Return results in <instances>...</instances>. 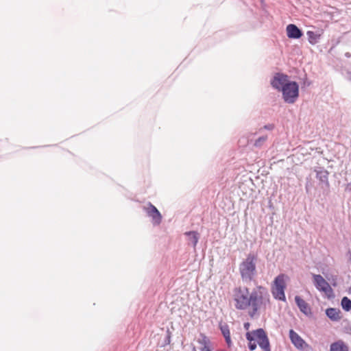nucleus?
I'll return each mask as SVG.
<instances>
[{
	"label": "nucleus",
	"instance_id": "nucleus-1",
	"mask_svg": "<svg viewBox=\"0 0 351 351\" xmlns=\"http://www.w3.org/2000/svg\"><path fill=\"white\" fill-rule=\"evenodd\" d=\"M258 255L253 252L249 253L246 258L239 264V270L243 282L252 281L257 274L256 263Z\"/></svg>",
	"mask_w": 351,
	"mask_h": 351
},
{
	"label": "nucleus",
	"instance_id": "nucleus-2",
	"mask_svg": "<svg viewBox=\"0 0 351 351\" xmlns=\"http://www.w3.org/2000/svg\"><path fill=\"white\" fill-rule=\"evenodd\" d=\"M249 302L252 310L250 315L252 317L258 311L261 305L265 306L269 303V294L267 289L263 286H257L250 293Z\"/></svg>",
	"mask_w": 351,
	"mask_h": 351
},
{
	"label": "nucleus",
	"instance_id": "nucleus-3",
	"mask_svg": "<svg viewBox=\"0 0 351 351\" xmlns=\"http://www.w3.org/2000/svg\"><path fill=\"white\" fill-rule=\"evenodd\" d=\"M234 307L237 310H246L250 307V291L246 287H237L233 289Z\"/></svg>",
	"mask_w": 351,
	"mask_h": 351
},
{
	"label": "nucleus",
	"instance_id": "nucleus-4",
	"mask_svg": "<svg viewBox=\"0 0 351 351\" xmlns=\"http://www.w3.org/2000/svg\"><path fill=\"white\" fill-rule=\"evenodd\" d=\"M282 99L287 104H294L299 97V85L296 82L289 81L281 90Z\"/></svg>",
	"mask_w": 351,
	"mask_h": 351
},
{
	"label": "nucleus",
	"instance_id": "nucleus-5",
	"mask_svg": "<svg viewBox=\"0 0 351 351\" xmlns=\"http://www.w3.org/2000/svg\"><path fill=\"white\" fill-rule=\"evenodd\" d=\"M286 289V283L285 281V275L280 274L276 276L274 281V287L271 288V293L273 297L278 300L285 301L286 297L285 290Z\"/></svg>",
	"mask_w": 351,
	"mask_h": 351
},
{
	"label": "nucleus",
	"instance_id": "nucleus-6",
	"mask_svg": "<svg viewBox=\"0 0 351 351\" xmlns=\"http://www.w3.org/2000/svg\"><path fill=\"white\" fill-rule=\"evenodd\" d=\"M313 284L318 291L325 293L328 298L333 295L332 289L320 274H313Z\"/></svg>",
	"mask_w": 351,
	"mask_h": 351
},
{
	"label": "nucleus",
	"instance_id": "nucleus-7",
	"mask_svg": "<svg viewBox=\"0 0 351 351\" xmlns=\"http://www.w3.org/2000/svg\"><path fill=\"white\" fill-rule=\"evenodd\" d=\"M253 334L257 339L261 348L264 351H271L268 337L263 328H258L253 330Z\"/></svg>",
	"mask_w": 351,
	"mask_h": 351
},
{
	"label": "nucleus",
	"instance_id": "nucleus-8",
	"mask_svg": "<svg viewBox=\"0 0 351 351\" xmlns=\"http://www.w3.org/2000/svg\"><path fill=\"white\" fill-rule=\"evenodd\" d=\"M289 76L282 73H276L271 80V86L278 91L283 89L285 84L289 83Z\"/></svg>",
	"mask_w": 351,
	"mask_h": 351
},
{
	"label": "nucleus",
	"instance_id": "nucleus-9",
	"mask_svg": "<svg viewBox=\"0 0 351 351\" xmlns=\"http://www.w3.org/2000/svg\"><path fill=\"white\" fill-rule=\"evenodd\" d=\"M143 209L147 215L152 219V223L154 226L159 225L162 221V215L155 206L149 202L147 206H145Z\"/></svg>",
	"mask_w": 351,
	"mask_h": 351
},
{
	"label": "nucleus",
	"instance_id": "nucleus-10",
	"mask_svg": "<svg viewBox=\"0 0 351 351\" xmlns=\"http://www.w3.org/2000/svg\"><path fill=\"white\" fill-rule=\"evenodd\" d=\"M316 178L319 180V184L323 189H328L330 184L328 181L329 172L322 167L315 169Z\"/></svg>",
	"mask_w": 351,
	"mask_h": 351
},
{
	"label": "nucleus",
	"instance_id": "nucleus-11",
	"mask_svg": "<svg viewBox=\"0 0 351 351\" xmlns=\"http://www.w3.org/2000/svg\"><path fill=\"white\" fill-rule=\"evenodd\" d=\"M287 34L288 38L298 39L302 36V30L294 24H289L287 26Z\"/></svg>",
	"mask_w": 351,
	"mask_h": 351
},
{
	"label": "nucleus",
	"instance_id": "nucleus-12",
	"mask_svg": "<svg viewBox=\"0 0 351 351\" xmlns=\"http://www.w3.org/2000/svg\"><path fill=\"white\" fill-rule=\"evenodd\" d=\"M219 327L221 334L223 335L225 339L228 348H231V347L232 346V342L230 337V331L229 326L226 323H220Z\"/></svg>",
	"mask_w": 351,
	"mask_h": 351
},
{
	"label": "nucleus",
	"instance_id": "nucleus-13",
	"mask_svg": "<svg viewBox=\"0 0 351 351\" xmlns=\"http://www.w3.org/2000/svg\"><path fill=\"white\" fill-rule=\"evenodd\" d=\"M289 338L291 343L298 348H303L305 341L293 329L289 330Z\"/></svg>",
	"mask_w": 351,
	"mask_h": 351
},
{
	"label": "nucleus",
	"instance_id": "nucleus-14",
	"mask_svg": "<svg viewBox=\"0 0 351 351\" xmlns=\"http://www.w3.org/2000/svg\"><path fill=\"white\" fill-rule=\"evenodd\" d=\"M295 302L299 308L300 311L305 315L311 313V308L308 304L303 300L300 296L296 295L295 297Z\"/></svg>",
	"mask_w": 351,
	"mask_h": 351
},
{
	"label": "nucleus",
	"instance_id": "nucleus-15",
	"mask_svg": "<svg viewBox=\"0 0 351 351\" xmlns=\"http://www.w3.org/2000/svg\"><path fill=\"white\" fill-rule=\"evenodd\" d=\"M341 311L338 308H328L326 310V316L332 321L337 322L341 319Z\"/></svg>",
	"mask_w": 351,
	"mask_h": 351
},
{
	"label": "nucleus",
	"instance_id": "nucleus-16",
	"mask_svg": "<svg viewBox=\"0 0 351 351\" xmlns=\"http://www.w3.org/2000/svg\"><path fill=\"white\" fill-rule=\"evenodd\" d=\"M185 235L188 237V240L192 244L193 247H195L199 239L198 232L195 231H189L185 232Z\"/></svg>",
	"mask_w": 351,
	"mask_h": 351
},
{
	"label": "nucleus",
	"instance_id": "nucleus-17",
	"mask_svg": "<svg viewBox=\"0 0 351 351\" xmlns=\"http://www.w3.org/2000/svg\"><path fill=\"white\" fill-rule=\"evenodd\" d=\"M330 351H348V347L341 341L335 342L330 345Z\"/></svg>",
	"mask_w": 351,
	"mask_h": 351
},
{
	"label": "nucleus",
	"instance_id": "nucleus-18",
	"mask_svg": "<svg viewBox=\"0 0 351 351\" xmlns=\"http://www.w3.org/2000/svg\"><path fill=\"white\" fill-rule=\"evenodd\" d=\"M246 339L249 341L248 348L250 350L253 351L256 348V343L255 342V337L253 334V331L247 332L246 333Z\"/></svg>",
	"mask_w": 351,
	"mask_h": 351
},
{
	"label": "nucleus",
	"instance_id": "nucleus-19",
	"mask_svg": "<svg viewBox=\"0 0 351 351\" xmlns=\"http://www.w3.org/2000/svg\"><path fill=\"white\" fill-rule=\"evenodd\" d=\"M200 337L197 339V343L202 346V347H207L212 346V343L209 339L204 333H200Z\"/></svg>",
	"mask_w": 351,
	"mask_h": 351
},
{
	"label": "nucleus",
	"instance_id": "nucleus-20",
	"mask_svg": "<svg viewBox=\"0 0 351 351\" xmlns=\"http://www.w3.org/2000/svg\"><path fill=\"white\" fill-rule=\"evenodd\" d=\"M306 34L308 36V42L311 45L316 44L318 42L320 37V35L317 34L316 33L312 31H308Z\"/></svg>",
	"mask_w": 351,
	"mask_h": 351
},
{
	"label": "nucleus",
	"instance_id": "nucleus-21",
	"mask_svg": "<svg viewBox=\"0 0 351 351\" xmlns=\"http://www.w3.org/2000/svg\"><path fill=\"white\" fill-rule=\"evenodd\" d=\"M343 309L346 311L351 310V300L348 297H343L341 302Z\"/></svg>",
	"mask_w": 351,
	"mask_h": 351
},
{
	"label": "nucleus",
	"instance_id": "nucleus-22",
	"mask_svg": "<svg viewBox=\"0 0 351 351\" xmlns=\"http://www.w3.org/2000/svg\"><path fill=\"white\" fill-rule=\"evenodd\" d=\"M267 139V136H262L255 141L254 145L256 147H261Z\"/></svg>",
	"mask_w": 351,
	"mask_h": 351
},
{
	"label": "nucleus",
	"instance_id": "nucleus-23",
	"mask_svg": "<svg viewBox=\"0 0 351 351\" xmlns=\"http://www.w3.org/2000/svg\"><path fill=\"white\" fill-rule=\"evenodd\" d=\"M171 332L169 330V329H167V335L164 339L163 346L169 345L171 343Z\"/></svg>",
	"mask_w": 351,
	"mask_h": 351
},
{
	"label": "nucleus",
	"instance_id": "nucleus-24",
	"mask_svg": "<svg viewBox=\"0 0 351 351\" xmlns=\"http://www.w3.org/2000/svg\"><path fill=\"white\" fill-rule=\"evenodd\" d=\"M311 82L307 79L306 75H304V78L303 79V86H309Z\"/></svg>",
	"mask_w": 351,
	"mask_h": 351
},
{
	"label": "nucleus",
	"instance_id": "nucleus-25",
	"mask_svg": "<svg viewBox=\"0 0 351 351\" xmlns=\"http://www.w3.org/2000/svg\"><path fill=\"white\" fill-rule=\"evenodd\" d=\"M263 128L267 130H272L274 128V125L273 124H267L264 125Z\"/></svg>",
	"mask_w": 351,
	"mask_h": 351
},
{
	"label": "nucleus",
	"instance_id": "nucleus-26",
	"mask_svg": "<svg viewBox=\"0 0 351 351\" xmlns=\"http://www.w3.org/2000/svg\"><path fill=\"white\" fill-rule=\"evenodd\" d=\"M200 351H212V346L207 347H201Z\"/></svg>",
	"mask_w": 351,
	"mask_h": 351
},
{
	"label": "nucleus",
	"instance_id": "nucleus-27",
	"mask_svg": "<svg viewBox=\"0 0 351 351\" xmlns=\"http://www.w3.org/2000/svg\"><path fill=\"white\" fill-rule=\"evenodd\" d=\"M345 56L347 57V58H350L351 57V53L350 52H346L345 53Z\"/></svg>",
	"mask_w": 351,
	"mask_h": 351
},
{
	"label": "nucleus",
	"instance_id": "nucleus-28",
	"mask_svg": "<svg viewBox=\"0 0 351 351\" xmlns=\"http://www.w3.org/2000/svg\"><path fill=\"white\" fill-rule=\"evenodd\" d=\"M249 326H250V324H249V323H245V324H244V328H245V329H248Z\"/></svg>",
	"mask_w": 351,
	"mask_h": 351
},
{
	"label": "nucleus",
	"instance_id": "nucleus-29",
	"mask_svg": "<svg viewBox=\"0 0 351 351\" xmlns=\"http://www.w3.org/2000/svg\"><path fill=\"white\" fill-rule=\"evenodd\" d=\"M347 188H349L351 190V183H349L347 186Z\"/></svg>",
	"mask_w": 351,
	"mask_h": 351
},
{
	"label": "nucleus",
	"instance_id": "nucleus-30",
	"mask_svg": "<svg viewBox=\"0 0 351 351\" xmlns=\"http://www.w3.org/2000/svg\"><path fill=\"white\" fill-rule=\"evenodd\" d=\"M191 351H197L195 346H193L192 350Z\"/></svg>",
	"mask_w": 351,
	"mask_h": 351
},
{
	"label": "nucleus",
	"instance_id": "nucleus-31",
	"mask_svg": "<svg viewBox=\"0 0 351 351\" xmlns=\"http://www.w3.org/2000/svg\"><path fill=\"white\" fill-rule=\"evenodd\" d=\"M349 75H350V77L351 78V73H349Z\"/></svg>",
	"mask_w": 351,
	"mask_h": 351
}]
</instances>
